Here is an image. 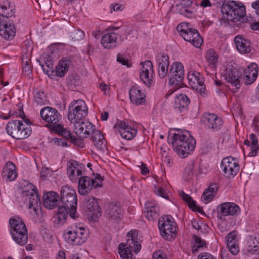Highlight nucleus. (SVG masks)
<instances>
[{
  "mask_svg": "<svg viewBox=\"0 0 259 259\" xmlns=\"http://www.w3.org/2000/svg\"><path fill=\"white\" fill-rule=\"evenodd\" d=\"M155 193L157 195L168 199V195H167L165 190L163 188H159Z\"/></svg>",
  "mask_w": 259,
  "mask_h": 259,
  "instance_id": "obj_59",
  "label": "nucleus"
},
{
  "mask_svg": "<svg viewBox=\"0 0 259 259\" xmlns=\"http://www.w3.org/2000/svg\"><path fill=\"white\" fill-rule=\"evenodd\" d=\"M101 187V184L89 177H81L78 181V191L81 195L88 194L93 189Z\"/></svg>",
  "mask_w": 259,
  "mask_h": 259,
  "instance_id": "obj_13",
  "label": "nucleus"
},
{
  "mask_svg": "<svg viewBox=\"0 0 259 259\" xmlns=\"http://www.w3.org/2000/svg\"><path fill=\"white\" fill-rule=\"evenodd\" d=\"M55 143L62 147H66L68 145L66 141L58 138L55 139Z\"/></svg>",
  "mask_w": 259,
  "mask_h": 259,
  "instance_id": "obj_62",
  "label": "nucleus"
},
{
  "mask_svg": "<svg viewBox=\"0 0 259 259\" xmlns=\"http://www.w3.org/2000/svg\"><path fill=\"white\" fill-rule=\"evenodd\" d=\"M105 214L107 219L111 222L118 223L122 218L123 210L119 202L109 203Z\"/></svg>",
  "mask_w": 259,
  "mask_h": 259,
  "instance_id": "obj_14",
  "label": "nucleus"
},
{
  "mask_svg": "<svg viewBox=\"0 0 259 259\" xmlns=\"http://www.w3.org/2000/svg\"><path fill=\"white\" fill-rule=\"evenodd\" d=\"M141 64L143 66L140 71V79L147 86L149 87L152 81V73L153 72V64L151 61L147 60L144 63L141 62Z\"/></svg>",
  "mask_w": 259,
  "mask_h": 259,
  "instance_id": "obj_18",
  "label": "nucleus"
},
{
  "mask_svg": "<svg viewBox=\"0 0 259 259\" xmlns=\"http://www.w3.org/2000/svg\"><path fill=\"white\" fill-rule=\"evenodd\" d=\"M206 58L209 67L212 69L213 72H214L218 58L217 53L213 50L209 49L206 53Z\"/></svg>",
  "mask_w": 259,
  "mask_h": 259,
  "instance_id": "obj_38",
  "label": "nucleus"
},
{
  "mask_svg": "<svg viewBox=\"0 0 259 259\" xmlns=\"http://www.w3.org/2000/svg\"><path fill=\"white\" fill-rule=\"evenodd\" d=\"M73 128L75 134L83 138H88L96 130L94 124L84 119L74 124Z\"/></svg>",
  "mask_w": 259,
  "mask_h": 259,
  "instance_id": "obj_16",
  "label": "nucleus"
},
{
  "mask_svg": "<svg viewBox=\"0 0 259 259\" xmlns=\"http://www.w3.org/2000/svg\"><path fill=\"white\" fill-rule=\"evenodd\" d=\"M216 194L211 193V192H208L204 195V192L203 193L202 198L206 201H210L211 200L213 197L215 196Z\"/></svg>",
  "mask_w": 259,
  "mask_h": 259,
  "instance_id": "obj_58",
  "label": "nucleus"
},
{
  "mask_svg": "<svg viewBox=\"0 0 259 259\" xmlns=\"http://www.w3.org/2000/svg\"><path fill=\"white\" fill-rule=\"evenodd\" d=\"M158 66H169V62L168 56L165 54H162L157 60Z\"/></svg>",
  "mask_w": 259,
  "mask_h": 259,
  "instance_id": "obj_49",
  "label": "nucleus"
},
{
  "mask_svg": "<svg viewBox=\"0 0 259 259\" xmlns=\"http://www.w3.org/2000/svg\"><path fill=\"white\" fill-rule=\"evenodd\" d=\"M194 168V161H190L186 166L185 170V174L187 176V179L190 180L193 176V169Z\"/></svg>",
  "mask_w": 259,
  "mask_h": 259,
  "instance_id": "obj_48",
  "label": "nucleus"
},
{
  "mask_svg": "<svg viewBox=\"0 0 259 259\" xmlns=\"http://www.w3.org/2000/svg\"><path fill=\"white\" fill-rule=\"evenodd\" d=\"M251 7L253 9H255V13L259 16V0L252 3Z\"/></svg>",
  "mask_w": 259,
  "mask_h": 259,
  "instance_id": "obj_64",
  "label": "nucleus"
},
{
  "mask_svg": "<svg viewBox=\"0 0 259 259\" xmlns=\"http://www.w3.org/2000/svg\"><path fill=\"white\" fill-rule=\"evenodd\" d=\"M130 236L125 244L121 243L118 246V253L122 259H135L132 252L134 251L136 253L139 252L141 248L140 243L137 241V237L133 233L128 232L127 236Z\"/></svg>",
  "mask_w": 259,
  "mask_h": 259,
  "instance_id": "obj_5",
  "label": "nucleus"
},
{
  "mask_svg": "<svg viewBox=\"0 0 259 259\" xmlns=\"http://www.w3.org/2000/svg\"><path fill=\"white\" fill-rule=\"evenodd\" d=\"M169 83L170 85H181L184 76L183 64L179 62H174L170 66Z\"/></svg>",
  "mask_w": 259,
  "mask_h": 259,
  "instance_id": "obj_12",
  "label": "nucleus"
},
{
  "mask_svg": "<svg viewBox=\"0 0 259 259\" xmlns=\"http://www.w3.org/2000/svg\"><path fill=\"white\" fill-rule=\"evenodd\" d=\"M91 139L98 150L104 152L107 149V141L100 131L95 130L92 133Z\"/></svg>",
  "mask_w": 259,
  "mask_h": 259,
  "instance_id": "obj_23",
  "label": "nucleus"
},
{
  "mask_svg": "<svg viewBox=\"0 0 259 259\" xmlns=\"http://www.w3.org/2000/svg\"><path fill=\"white\" fill-rule=\"evenodd\" d=\"M19 127L18 128L19 134H17L16 137V140H22L28 138L31 134V128L30 126H26L22 121Z\"/></svg>",
  "mask_w": 259,
  "mask_h": 259,
  "instance_id": "obj_36",
  "label": "nucleus"
},
{
  "mask_svg": "<svg viewBox=\"0 0 259 259\" xmlns=\"http://www.w3.org/2000/svg\"><path fill=\"white\" fill-rule=\"evenodd\" d=\"M258 148L259 146L257 144V139L251 141V143L250 144L251 156H255L256 154Z\"/></svg>",
  "mask_w": 259,
  "mask_h": 259,
  "instance_id": "obj_52",
  "label": "nucleus"
},
{
  "mask_svg": "<svg viewBox=\"0 0 259 259\" xmlns=\"http://www.w3.org/2000/svg\"><path fill=\"white\" fill-rule=\"evenodd\" d=\"M168 66H164L163 65L158 66V74L160 77L164 78L165 77L168 72Z\"/></svg>",
  "mask_w": 259,
  "mask_h": 259,
  "instance_id": "obj_54",
  "label": "nucleus"
},
{
  "mask_svg": "<svg viewBox=\"0 0 259 259\" xmlns=\"http://www.w3.org/2000/svg\"><path fill=\"white\" fill-rule=\"evenodd\" d=\"M257 65L255 63H251L248 66L247 70H245V74H242V78L245 84H250L254 82L257 76Z\"/></svg>",
  "mask_w": 259,
  "mask_h": 259,
  "instance_id": "obj_22",
  "label": "nucleus"
},
{
  "mask_svg": "<svg viewBox=\"0 0 259 259\" xmlns=\"http://www.w3.org/2000/svg\"><path fill=\"white\" fill-rule=\"evenodd\" d=\"M216 211L218 218L222 220L225 217L237 214L240 211V208L234 203L225 202L218 205Z\"/></svg>",
  "mask_w": 259,
  "mask_h": 259,
  "instance_id": "obj_15",
  "label": "nucleus"
},
{
  "mask_svg": "<svg viewBox=\"0 0 259 259\" xmlns=\"http://www.w3.org/2000/svg\"><path fill=\"white\" fill-rule=\"evenodd\" d=\"M221 168L224 175L228 178H233L239 170V165L236 158L231 156L225 157L221 162Z\"/></svg>",
  "mask_w": 259,
  "mask_h": 259,
  "instance_id": "obj_10",
  "label": "nucleus"
},
{
  "mask_svg": "<svg viewBox=\"0 0 259 259\" xmlns=\"http://www.w3.org/2000/svg\"><path fill=\"white\" fill-rule=\"evenodd\" d=\"M13 9L10 6V3L7 0H0V16H8L11 12V9Z\"/></svg>",
  "mask_w": 259,
  "mask_h": 259,
  "instance_id": "obj_41",
  "label": "nucleus"
},
{
  "mask_svg": "<svg viewBox=\"0 0 259 259\" xmlns=\"http://www.w3.org/2000/svg\"><path fill=\"white\" fill-rule=\"evenodd\" d=\"M75 231L77 233V236L79 237V238L81 237V240L82 241L81 244H82L86 241L88 237L84 229L82 227H79L78 229L75 230Z\"/></svg>",
  "mask_w": 259,
  "mask_h": 259,
  "instance_id": "obj_50",
  "label": "nucleus"
},
{
  "mask_svg": "<svg viewBox=\"0 0 259 259\" xmlns=\"http://www.w3.org/2000/svg\"><path fill=\"white\" fill-rule=\"evenodd\" d=\"M168 143H171L177 154L182 157H186L195 148V139L187 131L174 134L172 137H168Z\"/></svg>",
  "mask_w": 259,
  "mask_h": 259,
  "instance_id": "obj_2",
  "label": "nucleus"
},
{
  "mask_svg": "<svg viewBox=\"0 0 259 259\" xmlns=\"http://www.w3.org/2000/svg\"><path fill=\"white\" fill-rule=\"evenodd\" d=\"M180 196L182 199L188 205L189 208L194 211H197L200 213L203 212L202 208L196 205L195 201L189 195H187L183 191L180 193Z\"/></svg>",
  "mask_w": 259,
  "mask_h": 259,
  "instance_id": "obj_31",
  "label": "nucleus"
},
{
  "mask_svg": "<svg viewBox=\"0 0 259 259\" xmlns=\"http://www.w3.org/2000/svg\"><path fill=\"white\" fill-rule=\"evenodd\" d=\"M22 121L19 120H13L9 121L6 126L7 133L13 138L16 139V136L19 134L18 128Z\"/></svg>",
  "mask_w": 259,
  "mask_h": 259,
  "instance_id": "obj_32",
  "label": "nucleus"
},
{
  "mask_svg": "<svg viewBox=\"0 0 259 259\" xmlns=\"http://www.w3.org/2000/svg\"><path fill=\"white\" fill-rule=\"evenodd\" d=\"M129 95L131 102L136 105H141L146 101L144 94L135 87L131 88L129 91Z\"/></svg>",
  "mask_w": 259,
  "mask_h": 259,
  "instance_id": "obj_25",
  "label": "nucleus"
},
{
  "mask_svg": "<svg viewBox=\"0 0 259 259\" xmlns=\"http://www.w3.org/2000/svg\"><path fill=\"white\" fill-rule=\"evenodd\" d=\"M15 9H11L9 15L0 16V35L7 40L12 39L15 36Z\"/></svg>",
  "mask_w": 259,
  "mask_h": 259,
  "instance_id": "obj_4",
  "label": "nucleus"
},
{
  "mask_svg": "<svg viewBox=\"0 0 259 259\" xmlns=\"http://www.w3.org/2000/svg\"><path fill=\"white\" fill-rule=\"evenodd\" d=\"M3 177L8 181H12L16 179L17 174L16 171L15 164L11 162H7L3 168Z\"/></svg>",
  "mask_w": 259,
  "mask_h": 259,
  "instance_id": "obj_26",
  "label": "nucleus"
},
{
  "mask_svg": "<svg viewBox=\"0 0 259 259\" xmlns=\"http://www.w3.org/2000/svg\"><path fill=\"white\" fill-rule=\"evenodd\" d=\"M60 193L57 215L59 222L63 224L68 213L73 219L77 218L76 215L77 199L75 190L71 187L63 186Z\"/></svg>",
  "mask_w": 259,
  "mask_h": 259,
  "instance_id": "obj_1",
  "label": "nucleus"
},
{
  "mask_svg": "<svg viewBox=\"0 0 259 259\" xmlns=\"http://www.w3.org/2000/svg\"><path fill=\"white\" fill-rule=\"evenodd\" d=\"M158 228L160 234L165 239L170 240L176 236L177 225L171 215L161 217L158 221Z\"/></svg>",
  "mask_w": 259,
  "mask_h": 259,
  "instance_id": "obj_7",
  "label": "nucleus"
},
{
  "mask_svg": "<svg viewBox=\"0 0 259 259\" xmlns=\"http://www.w3.org/2000/svg\"><path fill=\"white\" fill-rule=\"evenodd\" d=\"M176 8L177 11L180 13V14L189 18L192 17L193 11L190 9L181 6V5L179 4L176 5Z\"/></svg>",
  "mask_w": 259,
  "mask_h": 259,
  "instance_id": "obj_45",
  "label": "nucleus"
},
{
  "mask_svg": "<svg viewBox=\"0 0 259 259\" xmlns=\"http://www.w3.org/2000/svg\"><path fill=\"white\" fill-rule=\"evenodd\" d=\"M35 102L37 104L42 105L47 103V99L44 92H38L35 95Z\"/></svg>",
  "mask_w": 259,
  "mask_h": 259,
  "instance_id": "obj_47",
  "label": "nucleus"
},
{
  "mask_svg": "<svg viewBox=\"0 0 259 259\" xmlns=\"http://www.w3.org/2000/svg\"><path fill=\"white\" fill-rule=\"evenodd\" d=\"M40 65L44 73L48 76L52 75L54 73L53 64L52 61H45L42 64L40 63Z\"/></svg>",
  "mask_w": 259,
  "mask_h": 259,
  "instance_id": "obj_44",
  "label": "nucleus"
},
{
  "mask_svg": "<svg viewBox=\"0 0 259 259\" xmlns=\"http://www.w3.org/2000/svg\"><path fill=\"white\" fill-rule=\"evenodd\" d=\"M23 69L25 72H29L31 70V65L29 64V60L24 61V59H22Z\"/></svg>",
  "mask_w": 259,
  "mask_h": 259,
  "instance_id": "obj_60",
  "label": "nucleus"
},
{
  "mask_svg": "<svg viewBox=\"0 0 259 259\" xmlns=\"http://www.w3.org/2000/svg\"><path fill=\"white\" fill-rule=\"evenodd\" d=\"M152 259H166L165 254H163L160 251H155L153 255Z\"/></svg>",
  "mask_w": 259,
  "mask_h": 259,
  "instance_id": "obj_61",
  "label": "nucleus"
},
{
  "mask_svg": "<svg viewBox=\"0 0 259 259\" xmlns=\"http://www.w3.org/2000/svg\"><path fill=\"white\" fill-rule=\"evenodd\" d=\"M244 69L242 68L237 69L233 67L229 70H227L225 79L233 87H235L236 91L240 88L242 73Z\"/></svg>",
  "mask_w": 259,
  "mask_h": 259,
  "instance_id": "obj_17",
  "label": "nucleus"
},
{
  "mask_svg": "<svg viewBox=\"0 0 259 259\" xmlns=\"http://www.w3.org/2000/svg\"><path fill=\"white\" fill-rule=\"evenodd\" d=\"M179 4L190 9L192 4V2L190 0H182Z\"/></svg>",
  "mask_w": 259,
  "mask_h": 259,
  "instance_id": "obj_63",
  "label": "nucleus"
},
{
  "mask_svg": "<svg viewBox=\"0 0 259 259\" xmlns=\"http://www.w3.org/2000/svg\"><path fill=\"white\" fill-rule=\"evenodd\" d=\"M26 195L28 199L29 208L32 209L33 212L37 214L41 206L40 197L38 193L35 189H33L31 192H27Z\"/></svg>",
  "mask_w": 259,
  "mask_h": 259,
  "instance_id": "obj_20",
  "label": "nucleus"
},
{
  "mask_svg": "<svg viewBox=\"0 0 259 259\" xmlns=\"http://www.w3.org/2000/svg\"><path fill=\"white\" fill-rule=\"evenodd\" d=\"M78 166V164L75 161L70 163L67 168V172L68 177L71 180L75 179V171L76 169V166Z\"/></svg>",
  "mask_w": 259,
  "mask_h": 259,
  "instance_id": "obj_46",
  "label": "nucleus"
},
{
  "mask_svg": "<svg viewBox=\"0 0 259 259\" xmlns=\"http://www.w3.org/2000/svg\"><path fill=\"white\" fill-rule=\"evenodd\" d=\"M9 224L11 226V235H12V233L16 232L24 233L23 229L25 230V233H27L26 227L21 218L19 217L11 218L9 220Z\"/></svg>",
  "mask_w": 259,
  "mask_h": 259,
  "instance_id": "obj_29",
  "label": "nucleus"
},
{
  "mask_svg": "<svg viewBox=\"0 0 259 259\" xmlns=\"http://www.w3.org/2000/svg\"><path fill=\"white\" fill-rule=\"evenodd\" d=\"M70 63V61L66 59L61 60L56 67V74L58 76L63 77L68 70V67Z\"/></svg>",
  "mask_w": 259,
  "mask_h": 259,
  "instance_id": "obj_34",
  "label": "nucleus"
},
{
  "mask_svg": "<svg viewBox=\"0 0 259 259\" xmlns=\"http://www.w3.org/2000/svg\"><path fill=\"white\" fill-rule=\"evenodd\" d=\"M145 205L147 211L145 212V213L147 219L149 221H153L157 219L159 216L158 208L154 205H150L149 203H146Z\"/></svg>",
  "mask_w": 259,
  "mask_h": 259,
  "instance_id": "obj_37",
  "label": "nucleus"
},
{
  "mask_svg": "<svg viewBox=\"0 0 259 259\" xmlns=\"http://www.w3.org/2000/svg\"><path fill=\"white\" fill-rule=\"evenodd\" d=\"M234 40L237 50L241 54H247L250 52L251 42L249 40L242 36L237 35Z\"/></svg>",
  "mask_w": 259,
  "mask_h": 259,
  "instance_id": "obj_24",
  "label": "nucleus"
},
{
  "mask_svg": "<svg viewBox=\"0 0 259 259\" xmlns=\"http://www.w3.org/2000/svg\"><path fill=\"white\" fill-rule=\"evenodd\" d=\"M59 195L55 192H48L43 195L44 204L46 208L52 209L59 206L60 200Z\"/></svg>",
  "mask_w": 259,
  "mask_h": 259,
  "instance_id": "obj_21",
  "label": "nucleus"
},
{
  "mask_svg": "<svg viewBox=\"0 0 259 259\" xmlns=\"http://www.w3.org/2000/svg\"><path fill=\"white\" fill-rule=\"evenodd\" d=\"M84 32L80 29H73L70 32L69 37L74 41H79L83 38Z\"/></svg>",
  "mask_w": 259,
  "mask_h": 259,
  "instance_id": "obj_42",
  "label": "nucleus"
},
{
  "mask_svg": "<svg viewBox=\"0 0 259 259\" xmlns=\"http://www.w3.org/2000/svg\"><path fill=\"white\" fill-rule=\"evenodd\" d=\"M222 12L226 14L228 20L236 22L245 15V7L241 3L235 1H230L226 4H223Z\"/></svg>",
  "mask_w": 259,
  "mask_h": 259,
  "instance_id": "obj_6",
  "label": "nucleus"
},
{
  "mask_svg": "<svg viewBox=\"0 0 259 259\" xmlns=\"http://www.w3.org/2000/svg\"><path fill=\"white\" fill-rule=\"evenodd\" d=\"M190 103V99L185 94H181L175 99V108L179 112L187 110L188 106Z\"/></svg>",
  "mask_w": 259,
  "mask_h": 259,
  "instance_id": "obj_27",
  "label": "nucleus"
},
{
  "mask_svg": "<svg viewBox=\"0 0 259 259\" xmlns=\"http://www.w3.org/2000/svg\"><path fill=\"white\" fill-rule=\"evenodd\" d=\"M193 239L194 240V244L192 249L193 252L195 253L197 252L199 248L203 247L206 245L205 241L202 240L201 238L199 237L197 235H194Z\"/></svg>",
  "mask_w": 259,
  "mask_h": 259,
  "instance_id": "obj_43",
  "label": "nucleus"
},
{
  "mask_svg": "<svg viewBox=\"0 0 259 259\" xmlns=\"http://www.w3.org/2000/svg\"><path fill=\"white\" fill-rule=\"evenodd\" d=\"M117 61L121 63L123 65H125L127 67L132 66V62L121 54H118L117 57Z\"/></svg>",
  "mask_w": 259,
  "mask_h": 259,
  "instance_id": "obj_51",
  "label": "nucleus"
},
{
  "mask_svg": "<svg viewBox=\"0 0 259 259\" xmlns=\"http://www.w3.org/2000/svg\"><path fill=\"white\" fill-rule=\"evenodd\" d=\"M236 232L235 231H232L229 233L226 236V239L227 241V243H233L236 242Z\"/></svg>",
  "mask_w": 259,
  "mask_h": 259,
  "instance_id": "obj_53",
  "label": "nucleus"
},
{
  "mask_svg": "<svg viewBox=\"0 0 259 259\" xmlns=\"http://www.w3.org/2000/svg\"><path fill=\"white\" fill-rule=\"evenodd\" d=\"M52 131L61 135L65 139L70 140L72 143L76 144L77 140L76 137L72 136L70 131L64 128L62 124L55 125L52 126Z\"/></svg>",
  "mask_w": 259,
  "mask_h": 259,
  "instance_id": "obj_30",
  "label": "nucleus"
},
{
  "mask_svg": "<svg viewBox=\"0 0 259 259\" xmlns=\"http://www.w3.org/2000/svg\"><path fill=\"white\" fill-rule=\"evenodd\" d=\"M121 136L126 140H130L132 139L137 134V130L132 128L131 126L124 130L119 131Z\"/></svg>",
  "mask_w": 259,
  "mask_h": 259,
  "instance_id": "obj_40",
  "label": "nucleus"
},
{
  "mask_svg": "<svg viewBox=\"0 0 259 259\" xmlns=\"http://www.w3.org/2000/svg\"><path fill=\"white\" fill-rule=\"evenodd\" d=\"M218 189V186L216 183L211 184L207 189L204 191V195L208 192H211L217 194Z\"/></svg>",
  "mask_w": 259,
  "mask_h": 259,
  "instance_id": "obj_55",
  "label": "nucleus"
},
{
  "mask_svg": "<svg viewBox=\"0 0 259 259\" xmlns=\"http://www.w3.org/2000/svg\"><path fill=\"white\" fill-rule=\"evenodd\" d=\"M200 74L196 71H191L188 73L187 78L189 85L194 89L199 83L202 82V78H200Z\"/></svg>",
  "mask_w": 259,
  "mask_h": 259,
  "instance_id": "obj_35",
  "label": "nucleus"
},
{
  "mask_svg": "<svg viewBox=\"0 0 259 259\" xmlns=\"http://www.w3.org/2000/svg\"><path fill=\"white\" fill-rule=\"evenodd\" d=\"M88 107L82 100H74L68 108V118L73 125L84 119L88 115Z\"/></svg>",
  "mask_w": 259,
  "mask_h": 259,
  "instance_id": "obj_3",
  "label": "nucleus"
},
{
  "mask_svg": "<svg viewBox=\"0 0 259 259\" xmlns=\"http://www.w3.org/2000/svg\"><path fill=\"white\" fill-rule=\"evenodd\" d=\"M65 240L68 242L69 244L73 245H81V238H79L77 236V233L75 231V230L73 231H68L66 234L64 235Z\"/></svg>",
  "mask_w": 259,
  "mask_h": 259,
  "instance_id": "obj_33",
  "label": "nucleus"
},
{
  "mask_svg": "<svg viewBox=\"0 0 259 259\" xmlns=\"http://www.w3.org/2000/svg\"><path fill=\"white\" fill-rule=\"evenodd\" d=\"M117 127L120 128V130H124V128H127L130 126L127 125L125 122L121 120H118L115 124L114 127L116 128Z\"/></svg>",
  "mask_w": 259,
  "mask_h": 259,
  "instance_id": "obj_56",
  "label": "nucleus"
},
{
  "mask_svg": "<svg viewBox=\"0 0 259 259\" xmlns=\"http://www.w3.org/2000/svg\"><path fill=\"white\" fill-rule=\"evenodd\" d=\"M41 117L48 122L47 126L52 130V126L59 125L62 119L61 115L57 110L51 107L47 106L41 109L40 112Z\"/></svg>",
  "mask_w": 259,
  "mask_h": 259,
  "instance_id": "obj_9",
  "label": "nucleus"
},
{
  "mask_svg": "<svg viewBox=\"0 0 259 259\" xmlns=\"http://www.w3.org/2000/svg\"><path fill=\"white\" fill-rule=\"evenodd\" d=\"M118 34L114 32L105 34L101 38V43L106 49H111L116 47Z\"/></svg>",
  "mask_w": 259,
  "mask_h": 259,
  "instance_id": "obj_28",
  "label": "nucleus"
},
{
  "mask_svg": "<svg viewBox=\"0 0 259 259\" xmlns=\"http://www.w3.org/2000/svg\"><path fill=\"white\" fill-rule=\"evenodd\" d=\"M84 205L88 212V215L92 218H96L101 216V208L98 205L97 201L94 197H89L85 199Z\"/></svg>",
  "mask_w": 259,
  "mask_h": 259,
  "instance_id": "obj_19",
  "label": "nucleus"
},
{
  "mask_svg": "<svg viewBox=\"0 0 259 259\" xmlns=\"http://www.w3.org/2000/svg\"><path fill=\"white\" fill-rule=\"evenodd\" d=\"M24 233H12V238L13 240L19 245L23 246L25 245L28 241V233H25L24 230L23 229Z\"/></svg>",
  "mask_w": 259,
  "mask_h": 259,
  "instance_id": "obj_39",
  "label": "nucleus"
},
{
  "mask_svg": "<svg viewBox=\"0 0 259 259\" xmlns=\"http://www.w3.org/2000/svg\"><path fill=\"white\" fill-rule=\"evenodd\" d=\"M201 121L206 128L212 132L220 130L224 123L222 119L213 113H205L201 118Z\"/></svg>",
  "mask_w": 259,
  "mask_h": 259,
  "instance_id": "obj_11",
  "label": "nucleus"
},
{
  "mask_svg": "<svg viewBox=\"0 0 259 259\" xmlns=\"http://www.w3.org/2000/svg\"><path fill=\"white\" fill-rule=\"evenodd\" d=\"M194 89H196V91L198 92L202 96L206 95V88L204 85L203 80L202 81V82L199 83V85H197L196 88H195Z\"/></svg>",
  "mask_w": 259,
  "mask_h": 259,
  "instance_id": "obj_57",
  "label": "nucleus"
},
{
  "mask_svg": "<svg viewBox=\"0 0 259 259\" xmlns=\"http://www.w3.org/2000/svg\"><path fill=\"white\" fill-rule=\"evenodd\" d=\"M190 24L183 23L178 26L177 29L186 41L190 42L196 48H199L203 40L198 31L195 29L190 28Z\"/></svg>",
  "mask_w": 259,
  "mask_h": 259,
  "instance_id": "obj_8",
  "label": "nucleus"
}]
</instances>
